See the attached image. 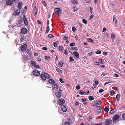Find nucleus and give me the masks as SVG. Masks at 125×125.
<instances>
[{
    "label": "nucleus",
    "mask_w": 125,
    "mask_h": 125,
    "mask_svg": "<svg viewBox=\"0 0 125 125\" xmlns=\"http://www.w3.org/2000/svg\"><path fill=\"white\" fill-rule=\"evenodd\" d=\"M68 49L69 50L72 49L73 50L77 51L78 50L77 48L76 47H71L70 48H68Z\"/></svg>",
    "instance_id": "16"
},
{
    "label": "nucleus",
    "mask_w": 125,
    "mask_h": 125,
    "mask_svg": "<svg viewBox=\"0 0 125 125\" xmlns=\"http://www.w3.org/2000/svg\"><path fill=\"white\" fill-rule=\"evenodd\" d=\"M69 61L70 62L73 61H74V59L72 57L70 56L69 57Z\"/></svg>",
    "instance_id": "27"
},
{
    "label": "nucleus",
    "mask_w": 125,
    "mask_h": 125,
    "mask_svg": "<svg viewBox=\"0 0 125 125\" xmlns=\"http://www.w3.org/2000/svg\"><path fill=\"white\" fill-rule=\"evenodd\" d=\"M23 59H25L27 60H29L30 59L28 58V56H27L26 55H24L23 56Z\"/></svg>",
    "instance_id": "23"
},
{
    "label": "nucleus",
    "mask_w": 125,
    "mask_h": 125,
    "mask_svg": "<svg viewBox=\"0 0 125 125\" xmlns=\"http://www.w3.org/2000/svg\"><path fill=\"white\" fill-rule=\"evenodd\" d=\"M99 60L101 63L102 64H104V61L103 60L99 59Z\"/></svg>",
    "instance_id": "28"
},
{
    "label": "nucleus",
    "mask_w": 125,
    "mask_h": 125,
    "mask_svg": "<svg viewBox=\"0 0 125 125\" xmlns=\"http://www.w3.org/2000/svg\"><path fill=\"white\" fill-rule=\"evenodd\" d=\"M65 125H69L70 124V123L69 122L66 121L65 122Z\"/></svg>",
    "instance_id": "45"
},
{
    "label": "nucleus",
    "mask_w": 125,
    "mask_h": 125,
    "mask_svg": "<svg viewBox=\"0 0 125 125\" xmlns=\"http://www.w3.org/2000/svg\"><path fill=\"white\" fill-rule=\"evenodd\" d=\"M89 8H90V10H89L90 12L91 13H93V12H92L93 9L91 7H89Z\"/></svg>",
    "instance_id": "58"
},
{
    "label": "nucleus",
    "mask_w": 125,
    "mask_h": 125,
    "mask_svg": "<svg viewBox=\"0 0 125 125\" xmlns=\"http://www.w3.org/2000/svg\"><path fill=\"white\" fill-rule=\"evenodd\" d=\"M83 0L84 3H87L89 2L90 1V0Z\"/></svg>",
    "instance_id": "48"
},
{
    "label": "nucleus",
    "mask_w": 125,
    "mask_h": 125,
    "mask_svg": "<svg viewBox=\"0 0 125 125\" xmlns=\"http://www.w3.org/2000/svg\"><path fill=\"white\" fill-rule=\"evenodd\" d=\"M89 100L90 101H92L94 99V98L92 96H90L88 97Z\"/></svg>",
    "instance_id": "29"
},
{
    "label": "nucleus",
    "mask_w": 125,
    "mask_h": 125,
    "mask_svg": "<svg viewBox=\"0 0 125 125\" xmlns=\"http://www.w3.org/2000/svg\"><path fill=\"white\" fill-rule=\"evenodd\" d=\"M54 47H56L57 46V43L55 42H54Z\"/></svg>",
    "instance_id": "59"
},
{
    "label": "nucleus",
    "mask_w": 125,
    "mask_h": 125,
    "mask_svg": "<svg viewBox=\"0 0 125 125\" xmlns=\"http://www.w3.org/2000/svg\"><path fill=\"white\" fill-rule=\"evenodd\" d=\"M91 125H102V124L101 123H100L98 124H93Z\"/></svg>",
    "instance_id": "64"
},
{
    "label": "nucleus",
    "mask_w": 125,
    "mask_h": 125,
    "mask_svg": "<svg viewBox=\"0 0 125 125\" xmlns=\"http://www.w3.org/2000/svg\"><path fill=\"white\" fill-rule=\"evenodd\" d=\"M76 29V28L74 27H73L72 28V31L73 32H75Z\"/></svg>",
    "instance_id": "53"
},
{
    "label": "nucleus",
    "mask_w": 125,
    "mask_h": 125,
    "mask_svg": "<svg viewBox=\"0 0 125 125\" xmlns=\"http://www.w3.org/2000/svg\"><path fill=\"white\" fill-rule=\"evenodd\" d=\"M48 37L50 38H52L54 37V36L52 34H50L48 35Z\"/></svg>",
    "instance_id": "35"
},
{
    "label": "nucleus",
    "mask_w": 125,
    "mask_h": 125,
    "mask_svg": "<svg viewBox=\"0 0 125 125\" xmlns=\"http://www.w3.org/2000/svg\"><path fill=\"white\" fill-rule=\"evenodd\" d=\"M73 54L77 58H79V54L76 51H74L73 52Z\"/></svg>",
    "instance_id": "15"
},
{
    "label": "nucleus",
    "mask_w": 125,
    "mask_h": 125,
    "mask_svg": "<svg viewBox=\"0 0 125 125\" xmlns=\"http://www.w3.org/2000/svg\"><path fill=\"white\" fill-rule=\"evenodd\" d=\"M87 40L88 42H90L91 43H94L93 40L90 38H87Z\"/></svg>",
    "instance_id": "20"
},
{
    "label": "nucleus",
    "mask_w": 125,
    "mask_h": 125,
    "mask_svg": "<svg viewBox=\"0 0 125 125\" xmlns=\"http://www.w3.org/2000/svg\"><path fill=\"white\" fill-rule=\"evenodd\" d=\"M106 123L110 125L112 123V121L111 119H107L106 120Z\"/></svg>",
    "instance_id": "14"
},
{
    "label": "nucleus",
    "mask_w": 125,
    "mask_h": 125,
    "mask_svg": "<svg viewBox=\"0 0 125 125\" xmlns=\"http://www.w3.org/2000/svg\"><path fill=\"white\" fill-rule=\"evenodd\" d=\"M49 30H50V29H49V26H48L47 27V28L46 29V33H48V32H49Z\"/></svg>",
    "instance_id": "33"
},
{
    "label": "nucleus",
    "mask_w": 125,
    "mask_h": 125,
    "mask_svg": "<svg viewBox=\"0 0 125 125\" xmlns=\"http://www.w3.org/2000/svg\"><path fill=\"white\" fill-rule=\"evenodd\" d=\"M23 18L24 21L27 20L26 17L25 15H23Z\"/></svg>",
    "instance_id": "37"
},
{
    "label": "nucleus",
    "mask_w": 125,
    "mask_h": 125,
    "mask_svg": "<svg viewBox=\"0 0 125 125\" xmlns=\"http://www.w3.org/2000/svg\"><path fill=\"white\" fill-rule=\"evenodd\" d=\"M22 3L21 2L19 3L18 5V8L20 9L21 10L22 7Z\"/></svg>",
    "instance_id": "17"
},
{
    "label": "nucleus",
    "mask_w": 125,
    "mask_h": 125,
    "mask_svg": "<svg viewBox=\"0 0 125 125\" xmlns=\"http://www.w3.org/2000/svg\"><path fill=\"white\" fill-rule=\"evenodd\" d=\"M27 32V29L25 28H22L21 31V33L22 34H26Z\"/></svg>",
    "instance_id": "4"
},
{
    "label": "nucleus",
    "mask_w": 125,
    "mask_h": 125,
    "mask_svg": "<svg viewBox=\"0 0 125 125\" xmlns=\"http://www.w3.org/2000/svg\"><path fill=\"white\" fill-rule=\"evenodd\" d=\"M101 104V102L100 101H98L97 102V104Z\"/></svg>",
    "instance_id": "57"
},
{
    "label": "nucleus",
    "mask_w": 125,
    "mask_h": 125,
    "mask_svg": "<svg viewBox=\"0 0 125 125\" xmlns=\"http://www.w3.org/2000/svg\"><path fill=\"white\" fill-rule=\"evenodd\" d=\"M20 12L19 10L17 9L13 13V15L15 16L18 15L20 13Z\"/></svg>",
    "instance_id": "9"
},
{
    "label": "nucleus",
    "mask_w": 125,
    "mask_h": 125,
    "mask_svg": "<svg viewBox=\"0 0 125 125\" xmlns=\"http://www.w3.org/2000/svg\"><path fill=\"white\" fill-rule=\"evenodd\" d=\"M37 8L36 7H34L33 12L35 15H36L37 14Z\"/></svg>",
    "instance_id": "25"
},
{
    "label": "nucleus",
    "mask_w": 125,
    "mask_h": 125,
    "mask_svg": "<svg viewBox=\"0 0 125 125\" xmlns=\"http://www.w3.org/2000/svg\"><path fill=\"white\" fill-rule=\"evenodd\" d=\"M94 16V15L92 14L91 15L90 17L89 18V19L90 20L92 19Z\"/></svg>",
    "instance_id": "40"
},
{
    "label": "nucleus",
    "mask_w": 125,
    "mask_h": 125,
    "mask_svg": "<svg viewBox=\"0 0 125 125\" xmlns=\"http://www.w3.org/2000/svg\"><path fill=\"white\" fill-rule=\"evenodd\" d=\"M120 116L118 115L115 114L114 115L113 118V122L114 123H116L118 121V120L119 119Z\"/></svg>",
    "instance_id": "2"
},
{
    "label": "nucleus",
    "mask_w": 125,
    "mask_h": 125,
    "mask_svg": "<svg viewBox=\"0 0 125 125\" xmlns=\"http://www.w3.org/2000/svg\"><path fill=\"white\" fill-rule=\"evenodd\" d=\"M94 54L93 52H91L89 53L88 55L89 56H91L93 54Z\"/></svg>",
    "instance_id": "52"
},
{
    "label": "nucleus",
    "mask_w": 125,
    "mask_h": 125,
    "mask_svg": "<svg viewBox=\"0 0 125 125\" xmlns=\"http://www.w3.org/2000/svg\"><path fill=\"white\" fill-rule=\"evenodd\" d=\"M63 39L64 40H67L68 39V37L64 36L63 38Z\"/></svg>",
    "instance_id": "51"
},
{
    "label": "nucleus",
    "mask_w": 125,
    "mask_h": 125,
    "mask_svg": "<svg viewBox=\"0 0 125 125\" xmlns=\"http://www.w3.org/2000/svg\"><path fill=\"white\" fill-rule=\"evenodd\" d=\"M63 47L62 46H60L59 47V49L61 51H62L63 50Z\"/></svg>",
    "instance_id": "34"
},
{
    "label": "nucleus",
    "mask_w": 125,
    "mask_h": 125,
    "mask_svg": "<svg viewBox=\"0 0 125 125\" xmlns=\"http://www.w3.org/2000/svg\"><path fill=\"white\" fill-rule=\"evenodd\" d=\"M76 89L77 90H78L80 89V87L79 85H77L76 87Z\"/></svg>",
    "instance_id": "41"
},
{
    "label": "nucleus",
    "mask_w": 125,
    "mask_h": 125,
    "mask_svg": "<svg viewBox=\"0 0 125 125\" xmlns=\"http://www.w3.org/2000/svg\"><path fill=\"white\" fill-rule=\"evenodd\" d=\"M61 107L62 110L63 111L65 112L67 110V108L64 105H62Z\"/></svg>",
    "instance_id": "12"
},
{
    "label": "nucleus",
    "mask_w": 125,
    "mask_h": 125,
    "mask_svg": "<svg viewBox=\"0 0 125 125\" xmlns=\"http://www.w3.org/2000/svg\"><path fill=\"white\" fill-rule=\"evenodd\" d=\"M94 64L95 65H98L99 64V63L97 62H94Z\"/></svg>",
    "instance_id": "49"
},
{
    "label": "nucleus",
    "mask_w": 125,
    "mask_h": 125,
    "mask_svg": "<svg viewBox=\"0 0 125 125\" xmlns=\"http://www.w3.org/2000/svg\"><path fill=\"white\" fill-rule=\"evenodd\" d=\"M115 34H113L111 35V38L115 39Z\"/></svg>",
    "instance_id": "42"
},
{
    "label": "nucleus",
    "mask_w": 125,
    "mask_h": 125,
    "mask_svg": "<svg viewBox=\"0 0 125 125\" xmlns=\"http://www.w3.org/2000/svg\"><path fill=\"white\" fill-rule=\"evenodd\" d=\"M22 22V20H19L17 22V25L18 26L20 27L21 25V24Z\"/></svg>",
    "instance_id": "13"
},
{
    "label": "nucleus",
    "mask_w": 125,
    "mask_h": 125,
    "mask_svg": "<svg viewBox=\"0 0 125 125\" xmlns=\"http://www.w3.org/2000/svg\"><path fill=\"white\" fill-rule=\"evenodd\" d=\"M101 107L100 106L97 107L94 110L98 113H101Z\"/></svg>",
    "instance_id": "11"
},
{
    "label": "nucleus",
    "mask_w": 125,
    "mask_h": 125,
    "mask_svg": "<svg viewBox=\"0 0 125 125\" xmlns=\"http://www.w3.org/2000/svg\"><path fill=\"white\" fill-rule=\"evenodd\" d=\"M45 59L46 60L49 59L50 58V57L49 56H45Z\"/></svg>",
    "instance_id": "50"
},
{
    "label": "nucleus",
    "mask_w": 125,
    "mask_h": 125,
    "mask_svg": "<svg viewBox=\"0 0 125 125\" xmlns=\"http://www.w3.org/2000/svg\"><path fill=\"white\" fill-rule=\"evenodd\" d=\"M82 22L83 23L85 24H86L87 22V21L84 19H82Z\"/></svg>",
    "instance_id": "30"
},
{
    "label": "nucleus",
    "mask_w": 125,
    "mask_h": 125,
    "mask_svg": "<svg viewBox=\"0 0 125 125\" xmlns=\"http://www.w3.org/2000/svg\"><path fill=\"white\" fill-rule=\"evenodd\" d=\"M120 95L119 94H118L116 96V99L117 101H118L119 99Z\"/></svg>",
    "instance_id": "32"
},
{
    "label": "nucleus",
    "mask_w": 125,
    "mask_h": 125,
    "mask_svg": "<svg viewBox=\"0 0 125 125\" xmlns=\"http://www.w3.org/2000/svg\"><path fill=\"white\" fill-rule=\"evenodd\" d=\"M95 53L96 54H99L101 53V52L99 50H97L96 52Z\"/></svg>",
    "instance_id": "39"
},
{
    "label": "nucleus",
    "mask_w": 125,
    "mask_h": 125,
    "mask_svg": "<svg viewBox=\"0 0 125 125\" xmlns=\"http://www.w3.org/2000/svg\"><path fill=\"white\" fill-rule=\"evenodd\" d=\"M108 53V52H105L104 51L103 52V54L104 55H107Z\"/></svg>",
    "instance_id": "46"
},
{
    "label": "nucleus",
    "mask_w": 125,
    "mask_h": 125,
    "mask_svg": "<svg viewBox=\"0 0 125 125\" xmlns=\"http://www.w3.org/2000/svg\"><path fill=\"white\" fill-rule=\"evenodd\" d=\"M113 76L114 77H118L119 76V75H118L116 73L115 74L113 75Z\"/></svg>",
    "instance_id": "60"
},
{
    "label": "nucleus",
    "mask_w": 125,
    "mask_h": 125,
    "mask_svg": "<svg viewBox=\"0 0 125 125\" xmlns=\"http://www.w3.org/2000/svg\"><path fill=\"white\" fill-rule=\"evenodd\" d=\"M6 3L7 5H9L12 4L13 3V2L12 0H7Z\"/></svg>",
    "instance_id": "8"
},
{
    "label": "nucleus",
    "mask_w": 125,
    "mask_h": 125,
    "mask_svg": "<svg viewBox=\"0 0 125 125\" xmlns=\"http://www.w3.org/2000/svg\"><path fill=\"white\" fill-rule=\"evenodd\" d=\"M31 64L34 65L36 64L35 62L33 61H31Z\"/></svg>",
    "instance_id": "38"
},
{
    "label": "nucleus",
    "mask_w": 125,
    "mask_h": 125,
    "mask_svg": "<svg viewBox=\"0 0 125 125\" xmlns=\"http://www.w3.org/2000/svg\"><path fill=\"white\" fill-rule=\"evenodd\" d=\"M52 89L53 90H57L58 88V86L56 84H53L52 86Z\"/></svg>",
    "instance_id": "10"
},
{
    "label": "nucleus",
    "mask_w": 125,
    "mask_h": 125,
    "mask_svg": "<svg viewBox=\"0 0 125 125\" xmlns=\"http://www.w3.org/2000/svg\"><path fill=\"white\" fill-rule=\"evenodd\" d=\"M110 95L112 96L113 94H115V92L114 90H112L110 91Z\"/></svg>",
    "instance_id": "31"
},
{
    "label": "nucleus",
    "mask_w": 125,
    "mask_h": 125,
    "mask_svg": "<svg viewBox=\"0 0 125 125\" xmlns=\"http://www.w3.org/2000/svg\"><path fill=\"white\" fill-rule=\"evenodd\" d=\"M109 109L108 108L105 107V108L104 111L105 112H108L109 111Z\"/></svg>",
    "instance_id": "43"
},
{
    "label": "nucleus",
    "mask_w": 125,
    "mask_h": 125,
    "mask_svg": "<svg viewBox=\"0 0 125 125\" xmlns=\"http://www.w3.org/2000/svg\"><path fill=\"white\" fill-rule=\"evenodd\" d=\"M56 71L58 72L59 73H60L61 72V70L60 69L56 67Z\"/></svg>",
    "instance_id": "36"
},
{
    "label": "nucleus",
    "mask_w": 125,
    "mask_h": 125,
    "mask_svg": "<svg viewBox=\"0 0 125 125\" xmlns=\"http://www.w3.org/2000/svg\"><path fill=\"white\" fill-rule=\"evenodd\" d=\"M79 93L81 95L86 94V92H84L83 90H80L79 92Z\"/></svg>",
    "instance_id": "19"
},
{
    "label": "nucleus",
    "mask_w": 125,
    "mask_h": 125,
    "mask_svg": "<svg viewBox=\"0 0 125 125\" xmlns=\"http://www.w3.org/2000/svg\"><path fill=\"white\" fill-rule=\"evenodd\" d=\"M115 15H114L113 17V21L115 23V24L116 25H117V20L116 19V18L115 17Z\"/></svg>",
    "instance_id": "18"
},
{
    "label": "nucleus",
    "mask_w": 125,
    "mask_h": 125,
    "mask_svg": "<svg viewBox=\"0 0 125 125\" xmlns=\"http://www.w3.org/2000/svg\"><path fill=\"white\" fill-rule=\"evenodd\" d=\"M58 104L59 105H63V104L65 102V101L62 99H60L58 101Z\"/></svg>",
    "instance_id": "5"
},
{
    "label": "nucleus",
    "mask_w": 125,
    "mask_h": 125,
    "mask_svg": "<svg viewBox=\"0 0 125 125\" xmlns=\"http://www.w3.org/2000/svg\"><path fill=\"white\" fill-rule=\"evenodd\" d=\"M86 99L85 98H82L81 99V101H82V102H85L86 101Z\"/></svg>",
    "instance_id": "54"
},
{
    "label": "nucleus",
    "mask_w": 125,
    "mask_h": 125,
    "mask_svg": "<svg viewBox=\"0 0 125 125\" xmlns=\"http://www.w3.org/2000/svg\"><path fill=\"white\" fill-rule=\"evenodd\" d=\"M49 83L51 84L54 83L55 82V81L54 80L52 79H49Z\"/></svg>",
    "instance_id": "21"
},
{
    "label": "nucleus",
    "mask_w": 125,
    "mask_h": 125,
    "mask_svg": "<svg viewBox=\"0 0 125 125\" xmlns=\"http://www.w3.org/2000/svg\"><path fill=\"white\" fill-rule=\"evenodd\" d=\"M59 65L60 67H62L63 66V62L62 61H61L60 62Z\"/></svg>",
    "instance_id": "26"
},
{
    "label": "nucleus",
    "mask_w": 125,
    "mask_h": 125,
    "mask_svg": "<svg viewBox=\"0 0 125 125\" xmlns=\"http://www.w3.org/2000/svg\"><path fill=\"white\" fill-rule=\"evenodd\" d=\"M41 78L43 80H45L46 79H49L50 77L49 75L47 73H44L43 74L41 73L40 75Z\"/></svg>",
    "instance_id": "1"
},
{
    "label": "nucleus",
    "mask_w": 125,
    "mask_h": 125,
    "mask_svg": "<svg viewBox=\"0 0 125 125\" xmlns=\"http://www.w3.org/2000/svg\"><path fill=\"white\" fill-rule=\"evenodd\" d=\"M122 118L123 119H125V113L123 114L122 115Z\"/></svg>",
    "instance_id": "55"
},
{
    "label": "nucleus",
    "mask_w": 125,
    "mask_h": 125,
    "mask_svg": "<svg viewBox=\"0 0 125 125\" xmlns=\"http://www.w3.org/2000/svg\"><path fill=\"white\" fill-rule=\"evenodd\" d=\"M42 2L44 6H46V4L45 3V2L44 1H43Z\"/></svg>",
    "instance_id": "63"
},
{
    "label": "nucleus",
    "mask_w": 125,
    "mask_h": 125,
    "mask_svg": "<svg viewBox=\"0 0 125 125\" xmlns=\"http://www.w3.org/2000/svg\"><path fill=\"white\" fill-rule=\"evenodd\" d=\"M60 81L62 83H64V81L63 79L61 78H60L59 79Z\"/></svg>",
    "instance_id": "56"
},
{
    "label": "nucleus",
    "mask_w": 125,
    "mask_h": 125,
    "mask_svg": "<svg viewBox=\"0 0 125 125\" xmlns=\"http://www.w3.org/2000/svg\"><path fill=\"white\" fill-rule=\"evenodd\" d=\"M33 74L35 76H38L40 74V72L37 70H34L33 72Z\"/></svg>",
    "instance_id": "6"
},
{
    "label": "nucleus",
    "mask_w": 125,
    "mask_h": 125,
    "mask_svg": "<svg viewBox=\"0 0 125 125\" xmlns=\"http://www.w3.org/2000/svg\"><path fill=\"white\" fill-rule=\"evenodd\" d=\"M55 95L57 96V97L58 98H59L61 97V95L60 94H59L57 93H55Z\"/></svg>",
    "instance_id": "24"
},
{
    "label": "nucleus",
    "mask_w": 125,
    "mask_h": 125,
    "mask_svg": "<svg viewBox=\"0 0 125 125\" xmlns=\"http://www.w3.org/2000/svg\"><path fill=\"white\" fill-rule=\"evenodd\" d=\"M75 44L74 43H70V46H73L75 45Z\"/></svg>",
    "instance_id": "44"
},
{
    "label": "nucleus",
    "mask_w": 125,
    "mask_h": 125,
    "mask_svg": "<svg viewBox=\"0 0 125 125\" xmlns=\"http://www.w3.org/2000/svg\"><path fill=\"white\" fill-rule=\"evenodd\" d=\"M71 1L72 3L75 4H77L78 2L77 0H71Z\"/></svg>",
    "instance_id": "22"
},
{
    "label": "nucleus",
    "mask_w": 125,
    "mask_h": 125,
    "mask_svg": "<svg viewBox=\"0 0 125 125\" xmlns=\"http://www.w3.org/2000/svg\"><path fill=\"white\" fill-rule=\"evenodd\" d=\"M54 10L57 13V15L59 16H60L61 15L62 10L61 8H56L54 9Z\"/></svg>",
    "instance_id": "3"
},
{
    "label": "nucleus",
    "mask_w": 125,
    "mask_h": 125,
    "mask_svg": "<svg viewBox=\"0 0 125 125\" xmlns=\"http://www.w3.org/2000/svg\"><path fill=\"white\" fill-rule=\"evenodd\" d=\"M34 67H36V68H40V67L39 66V65H36L35 64L34 66Z\"/></svg>",
    "instance_id": "47"
},
{
    "label": "nucleus",
    "mask_w": 125,
    "mask_h": 125,
    "mask_svg": "<svg viewBox=\"0 0 125 125\" xmlns=\"http://www.w3.org/2000/svg\"><path fill=\"white\" fill-rule=\"evenodd\" d=\"M24 24L26 25H27L28 24V22L27 21V20L26 21H24Z\"/></svg>",
    "instance_id": "62"
},
{
    "label": "nucleus",
    "mask_w": 125,
    "mask_h": 125,
    "mask_svg": "<svg viewBox=\"0 0 125 125\" xmlns=\"http://www.w3.org/2000/svg\"><path fill=\"white\" fill-rule=\"evenodd\" d=\"M27 46L26 44H24L21 46V51H23L25 50L26 49Z\"/></svg>",
    "instance_id": "7"
},
{
    "label": "nucleus",
    "mask_w": 125,
    "mask_h": 125,
    "mask_svg": "<svg viewBox=\"0 0 125 125\" xmlns=\"http://www.w3.org/2000/svg\"><path fill=\"white\" fill-rule=\"evenodd\" d=\"M94 82L96 84L98 85V84L99 82L97 81H95Z\"/></svg>",
    "instance_id": "61"
}]
</instances>
